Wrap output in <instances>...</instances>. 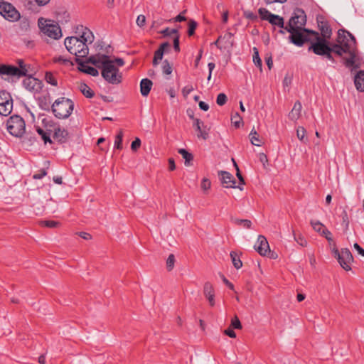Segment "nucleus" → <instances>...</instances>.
Listing matches in <instances>:
<instances>
[{"label":"nucleus","mask_w":364,"mask_h":364,"mask_svg":"<svg viewBox=\"0 0 364 364\" xmlns=\"http://www.w3.org/2000/svg\"><path fill=\"white\" fill-rule=\"evenodd\" d=\"M75 63L79 65V70L85 73L89 74L92 76H97L99 72L95 68L89 66L85 63L82 59L75 58Z\"/></svg>","instance_id":"18"},{"label":"nucleus","mask_w":364,"mask_h":364,"mask_svg":"<svg viewBox=\"0 0 364 364\" xmlns=\"http://www.w3.org/2000/svg\"><path fill=\"white\" fill-rule=\"evenodd\" d=\"M233 36V34L230 32H227L223 36H222V39L225 40L227 42H228L231 46L233 45V41L232 40V37Z\"/></svg>","instance_id":"57"},{"label":"nucleus","mask_w":364,"mask_h":364,"mask_svg":"<svg viewBox=\"0 0 364 364\" xmlns=\"http://www.w3.org/2000/svg\"><path fill=\"white\" fill-rule=\"evenodd\" d=\"M301 32L313 35L314 36V41L316 40L318 36H320L318 32L307 28H304L303 27H301Z\"/></svg>","instance_id":"61"},{"label":"nucleus","mask_w":364,"mask_h":364,"mask_svg":"<svg viewBox=\"0 0 364 364\" xmlns=\"http://www.w3.org/2000/svg\"><path fill=\"white\" fill-rule=\"evenodd\" d=\"M108 58V55L105 54H97L95 55L90 56L86 61H84L87 63H91L94 65L97 68L100 69L101 66L103 65L104 61L106 60V59Z\"/></svg>","instance_id":"21"},{"label":"nucleus","mask_w":364,"mask_h":364,"mask_svg":"<svg viewBox=\"0 0 364 364\" xmlns=\"http://www.w3.org/2000/svg\"><path fill=\"white\" fill-rule=\"evenodd\" d=\"M178 153L183 156L185 159V165L188 166L190 164V161L193 159V156L192 154L189 153L184 149H180L178 150Z\"/></svg>","instance_id":"33"},{"label":"nucleus","mask_w":364,"mask_h":364,"mask_svg":"<svg viewBox=\"0 0 364 364\" xmlns=\"http://www.w3.org/2000/svg\"><path fill=\"white\" fill-rule=\"evenodd\" d=\"M20 70L14 65H0V75H8L11 77H17L18 78V74Z\"/></svg>","instance_id":"20"},{"label":"nucleus","mask_w":364,"mask_h":364,"mask_svg":"<svg viewBox=\"0 0 364 364\" xmlns=\"http://www.w3.org/2000/svg\"><path fill=\"white\" fill-rule=\"evenodd\" d=\"M162 71L165 75H170L172 73V67L168 60H165L162 65Z\"/></svg>","instance_id":"45"},{"label":"nucleus","mask_w":364,"mask_h":364,"mask_svg":"<svg viewBox=\"0 0 364 364\" xmlns=\"http://www.w3.org/2000/svg\"><path fill=\"white\" fill-rule=\"evenodd\" d=\"M0 14L9 21H16L20 18V14L10 3L3 1L0 3Z\"/></svg>","instance_id":"10"},{"label":"nucleus","mask_w":364,"mask_h":364,"mask_svg":"<svg viewBox=\"0 0 364 364\" xmlns=\"http://www.w3.org/2000/svg\"><path fill=\"white\" fill-rule=\"evenodd\" d=\"M122 139H123V132L122 130L119 132L115 137L114 141V148L117 149H122Z\"/></svg>","instance_id":"39"},{"label":"nucleus","mask_w":364,"mask_h":364,"mask_svg":"<svg viewBox=\"0 0 364 364\" xmlns=\"http://www.w3.org/2000/svg\"><path fill=\"white\" fill-rule=\"evenodd\" d=\"M291 23H294L299 28L304 27L306 23V16L304 11L301 9L296 8L290 18Z\"/></svg>","instance_id":"14"},{"label":"nucleus","mask_w":364,"mask_h":364,"mask_svg":"<svg viewBox=\"0 0 364 364\" xmlns=\"http://www.w3.org/2000/svg\"><path fill=\"white\" fill-rule=\"evenodd\" d=\"M318 25L321 31V37L327 40L329 39L332 31L328 23L326 21H318Z\"/></svg>","instance_id":"24"},{"label":"nucleus","mask_w":364,"mask_h":364,"mask_svg":"<svg viewBox=\"0 0 364 364\" xmlns=\"http://www.w3.org/2000/svg\"><path fill=\"white\" fill-rule=\"evenodd\" d=\"M342 217V225L344 226L345 230H347L349 227V219L348 216L347 211L344 210L341 213Z\"/></svg>","instance_id":"48"},{"label":"nucleus","mask_w":364,"mask_h":364,"mask_svg":"<svg viewBox=\"0 0 364 364\" xmlns=\"http://www.w3.org/2000/svg\"><path fill=\"white\" fill-rule=\"evenodd\" d=\"M228 101V97L225 94L220 93L216 99V102L219 106L224 105Z\"/></svg>","instance_id":"49"},{"label":"nucleus","mask_w":364,"mask_h":364,"mask_svg":"<svg viewBox=\"0 0 364 364\" xmlns=\"http://www.w3.org/2000/svg\"><path fill=\"white\" fill-rule=\"evenodd\" d=\"M41 225L49 228H55L60 225V223L54 220H42L40 222Z\"/></svg>","instance_id":"44"},{"label":"nucleus","mask_w":364,"mask_h":364,"mask_svg":"<svg viewBox=\"0 0 364 364\" xmlns=\"http://www.w3.org/2000/svg\"><path fill=\"white\" fill-rule=\"evenodd\" d=\"M152 81L148 78L142 79L140 82V92L143 96H147L152 87Z\"/></svg>","instance_id":"27"},{"label":"nucleus","mask_w":364,"mask_h":364,"mask_svg":"<svg viewBox=\"0 0 364 364\" xmlns=\"http://www.w3.org/2000/svg\"><path fill=\"white\" fill-rule=\"evenodd\" d=\"M255 248L262 256H267L271 253L269 243L266 237L263 235H259L257 244L255 245Z\"/></svg>","instance_id":"16"},{"label":"nucleus","mask_w":364,"mask_h":364,"mask_svg":"<svg viewBox=\"0 0 364 364\" xmlns=\"http://www.w3.org/2000/svg\"><path fill=\"white\" fill-rule=\"evenodd\" d=\"M45 80H46V81L48 83H49V84H50V85H52L53 86H57L58 85V81H57L56 77L50 72H46V73Z\"/></svg>","instance_id":"37"},{"label":"nucleus","mask_w":364,"mask_h":364,"mask_svg":"<svg viewBox=\"0 0 364 364\" xmlns=\"http://www.w3.org/2000/svg\"><path fill=\"white\" fill-rule=\"evenodd\" d=\"M175 256L173 254H170L166 259V269L168 272L171 271L174 267Z\"/></svg>","instance_id":"43"},{"label":"nucleus","mask_w":364,"mask_h":364,"mask_svg":"<svg viewBox=\"0 0 364 364\" xmlns=\"http://www.w3.org/2000/svg\"><path fill=\"white\" fill-rule=\"evenodd\" d=\"M193 87L191 85L186 86L182 90V93L184 97H187L192 91Z\"/></svg>","instance_id":"59"},{"label":"nucleus","mask_w":364,"mask_h":364,"mask_svg":"<svg viewBox=\"0 0 364 364\" xmlns=\"http://www.w3.org/2000/svg\"><path fill=\"white\" fill-rule=\"evenodd\" d=\"M354 248L358 251V254L364 257V249L362 248L358 243H355Z\"/></svg>","instance_id":"64"},{"label":"nucleus","mask_w":364,"mask_h":364,"mask_svg":"<svg viewBox=\"0 0 364 364\" xmlns=\"http://www.w3.org/2000/svg\"><path fill=\"white\" fill-rule=\"evenodd\" d=\"M198 26V23L196 21L190 19L188 21V36H192L195 33V31Z\"/></svg>","instance_id":"41"},{"label":"nucleus","mask_w":364,"mask_h":364,"mask_svg":"<svg viewBox=\"0 0 364 364\" xmlns=\"http://www.w3.org/2000/svg\"><path fill=\"white\" fill-rule=\"evenodd\" d=\"M273 26H277L280 28H284V18L278 15L273 14L270 16V18L268 21Z\"/></svg>","instance_id":"29"},{"label":"nucleus","mask_w":364,"mask_h":364,"mask_svg":"<svg viewBox=\"0 0 364 364\" xmlns=\"http://www.w3.org/2000/svg\"><path fill=\"white\" fill-rule=\"evenodd\" d=\"M38 104L40 107L46 111H49L51 107L50 96L49 93L42 95L38 97Z\"/></svg>","instance_id":"26"},{"label":"nucleus","mask_w":364,"mask_h":364,"mask_svg":"<svg viewBox=\"0 0 364 364\" xmlns=\"http://www.w3.org/2000/svg\"><path fill=\"white\" fill-rule=\"evenodd\" d=\"M354 83L358 91L364 92V70L358 72L354 78Z\"/></svg>","instance_id":"28"},{"label":"nucleus","mask_w":364,"mask_h":364,"mask_svg":"<svg viewBox=\"0 0 364 364\" xmlns=\"http://www.w3.org/2000/svg\"><path fill=\"white\" fill-rule=\"evenodd\" d=\"M311 225L313 229L315 231L318 232H321L322 233V230L323 229H325L324 225L321 223H320L319 221L311 220Z\"/></svg>","instance_id":"47"},{"label":"nucleus","mask_w":364,"mask_h":364,"mask_svg":"<svg viewBox=\"0 0 364 364\" xmlns=\"http://www.w3.org/2000/svg\"><path fill=\"white\" fill-rule=\"evenodd\" d=\"M180 36L177 34L173 38V48L174 50L177 53L180 51V41H179Z\"/></svg>","instance_id":"55"},{"label":"nucleus","mask_w":364,"mask_h":364,"mask_svg":"<svg viewBox=\"0 0 364 364\" xmlns=\"http://www.w3.org/2000/svg\"><path fill=\"white\" fill-rule=\"evenodd\" d=\"M232 328L235 329H241L242 328V324L240 321L239 320L238 317L237 316H235V317L231 321L230 326Z\"/></svg>","instance_id":"50"},{"label":"nucleus","mask_w":364,"mask_h":364,"mask_svg":"<svg viewBox=\"0 0 364 364\" xmlns=\"http://www.w3.org/2000/svg\"><path fill=\"white\" fill-rule=\"evenodd\" d=\"M284 30H286L287 32L290 33L291 35L292 33H294V31H296L297 29H299V28H298L297 26H296L294 25V23H291V20L289 19V21L288 23V24L284 26V28H283Z\"/></svg>","instance_id":"52"},{"label":"nucleus","mask_w":364,"mask_h":364,"mask_svg":"<svg viewBox=\"0 0 364 364\" xmlns=\"http://www.w3.org/2000/svg\"><path fill=\"white\" fill-rule=\"evenodd\" d=\"M36 132L41 136V138L43 140V141L45 142V144H46L47 142H49L50 144L52 143V140L50 139V132H51L50 130L44 131L41 127H38L36 128Z\"/></svg>","instance_id":"30"},{"label":"nucleus","mask_w":364,"mask_h":364,"mask_svg":"<svg viewBox=\"0 0 364 364\" xmlns=\"http://www.w3.org/2000/svg\"><path fill=\"white\" fill-rule=\"evenodd\" d=\"M336 42L341 43L343 47L344 45H348L350 51L355 54L357 58V48H356V40L355 38L348 31L345 29H339L338 31V37Z\"/></svg>","instance_id":"7"},{"label":"nucleus","mask_w":364,"mask_h":364,"mask_svg":"<svg viewBox=\"0 0 364 364\" xmlns=\"http://www.w3.org/2000/svg\"><path fill=\"white\" fill-rule=\"evenodd\" d=\"M235 223L239 225H242L245 228L250 229L252 225V222L247 219H236Z\"/></svg>","instance_id":"46"},{"label":"nucleus","mask_w":364,"mask_h":364,"mask_svg":"<svg viewBox=\"0 0 364 364\" xmlns=\"http://www.w3.org/2000/svg\"><path fill=\"white\" fill-rule=\"evenodd\" d=\"M193 127H195L196 130L198 132L197 134L198 138H202L205 140L208 138V129H206V126L204 125L203 121H201L199 119H195Z\"/></svg>","instance_id":"19"},{"label":"nucleus","mask_w":364,"mask_h":364,"mask_svg":"<svg viewBox=\"0 0 364 364\" xmlns=\"http://www.w3.org/2000/svg\"><path fill=\"white\" fill-rule=\"evenodd\" d=\"M146 23V17L144 15H139L136 18V24L139 27H143Z\"/></svg>","instance_id":"58"},{"label":"nucleus","mask_w":364,"mask_h":364,"mask_svg":"<svg viewBox=\"0 0 364 364\" xmlns=\"http://www.w3.org/2000/svg\"><path fill=\"white\" fill-rule=\"evenodd\" d=\"M333 252L334 257L337 258L342 268L346 271L351 270V263L353 262V257L349 249L343 248L339 252L337 248H333Z\"/></svg>","instance_id":"8"},{"label":"nucleus","mask_w":364,"mask_h":364,"mask_svg":"<svg viewBox=\"0 0 364 364\" xmlns=\"http://www.w3.org/2000/svg\"><path fill=\"white\" fill-rule=\"evenodd\" d=\"M306 131L303 127H299L296 129L297 138L304 144L308 141V139L306 137Z\"/></svg>","instance_id":"35"},{"label":"nucleus","mask_w":364,"mask_h":364,"mask_svg":"<svg viewBox=\"0 0 364 364\" xmlns=\"http://www.w3.org/2000/svg\"><path fill=\"white\" fill-rule=\"evenodd\" d=\"M53 138L61 144L65 143L68 138V132L65 129H62L60 127H58L54 129Z\"/></svg>","instance_id":"23"},{"label":"nucleus","mask_w":364,"mask_h":364,"mask_svg":"<svg viewBox=\"0 0 364 364\" xmlns=\"http://www.w3.org/2000/svg\"><path fill=\"white\" fill-rule=\"evenodd\" d=\"M102 63L103 65L100 68L102 77L110 84H119L122 80V75L114 65L113 60H111L108 55V58Z\"/></svg>","instance_id":"2"},{"label":"nucleus","mask_w":364,"mask_h":364,"mask_svg":"<svg viewBox=\"0 0 364 364\" xmlns=\"http://www.w3.org/2000/svg\"><path fill=\"white\" fill-rule=\"evenodd\" d=\"M203 294L211 306L215 305V291L213 285L207 282L203 287Z\"/></svg>","instance_id":"22"},{"label":"nucleus","mask_w":364,"mask_h":364,"mask_svg":"<svg viewBox=\"0 0 364 364\" xmlns=\"http://www.w3.org/2000/svg\"><path fill=\"white\" fill-rule=\"evenodd\" d=\"M243 16L246 18L251 20L252 21H257L258 18L257 15L251 11H244Z\"/></svg>","instance_id":"51"},{"label":"nucleus","mask_w":364,"mask_h":364,"mask_svg":"<svg viewBox=\"0 0 364 364\" xmlns=\"http://www.w3.org/2000/svg\"><path fill=\"white\" fill-rule=\"evenodd\" d=\"M79 37L70 36L65 39L64 44L68 51L75 55V58L87 57L89 53L87 43H92L94 41L92 32L83 26L77 28Z\"/></svg>","instance_id":"1"},{"label":"nucleus","mask_w":364,"mask_h":364,"mask_svg":"<svg viewBox=\"0 0 364 364\" xmlns=\"http://www.w3.org/2000/svg\"><path fill=\"white\" fill-rule=\"evenodd\" d=\"M250 136H251V138H250L251 143L253 145L260 146L261 139L259 138L258 134L257 133V132L255 130L252 129L250 134Z\"/></svg>","instance_id":"38"},{"label":"nucleus","mask_w":364,"mask_h":364,"mask_svg":"<svg viewBox=\"0 0 364 364\" xmlns=\"http://www.w3.org/2000/svg\"><path fill=\"white\" fill-rule=\"evenodd\" d=\"M301 103L299 101H296L294 103L292 109L289 113V118L292 121H296L301 116Z\"/></svg>","instance_id":"25"},{"label":"nucleus","mask_w":364,"mask_h":364,"mask_svg":"<svg viewBox=\"0 0 364 364\" xmlns=\"http://www.w3.org/2000/svg\"><path fill=\"white\" fill-rule=\"evenodd\" d=\"M80 90L87 98H92L95 95L93 90L85 83L80 85Z\"/></svg>","instance_id":"32"},{"label":"nucleus","mask_w":364,"mask_h":364,"mask_svg":"<svg viewBox=\"0 0 364 364\" xmlns=\"http://www.w3.org/2000/svg\"><path fill=\"white\" fill-rule=\"evenodd\" d=\"M38 25L41 31L48 37L56 40L61 38V28L53 21L40 18L38 20Z\"/></svg>","instance_id":"5"},{"label":"nucleus","mask_w":364,"mask_h":364,"mask_svg":"<svg viewBox=\"0 0 364 364\" xmlns=\"http://www.w3.org/2000/svg\"><path fill=\"white\" fill-rule=\"evenodd\" d=\"M74 102L68 98L62 97L57 99L51 105L54 116L58 119H67L72 114Z\"/></svg>","instance_id":"3"},{"label":"nucleus","mask_w":364,"mask_h":364,"mask_svg":"<svg viewBox=\"0 0 364 364\" xmlns=\"http://www.w3.org/2000/svg\"><path fill=\"white\" fill-rule=\"evenodd\" d=\"M141 146V140L139 138H136L131 144V149L133 151H136Z\"/></svg>","instance_id":"54"},{"label":"nucleus","mask_w":364,"mask_h":364,"mask_svg":"<svg viewBox=\"0 0 364 364\" xmlns=\"http://www.w3.org/2000/svg\"><path fill=\"white\" fill-rule=\"evenodd\" d=\"M231 121L235 128H239L240 124L242 123V118L237 112H236L232 116Z\"/></svg>","instance_id":"42"},{"label":"nucleus","mask_w":364,"mask_h":364,"mask_svg":"<svg viewBox=\"0 0 364 364\" xmlns=\"http://www.w3.org/2000/svg\"><path fill=\"white\" fill-rule=\"evenodd\" d=\"M258 13L262 20H265L268 21L270 18V16L272 15V14L270 11H269L267 9L264 8L259 9Z\"/></svg>","instance_id":"40"},{"label":"nucleus","mask_w":364,"mask_h":364,"mask_svg":"<svg viewBox=\"0 0 364 364\" xmlns=\"http://www.w3.org/2000/svg\"><path fill=\"white\" fill-rule=\"evenodd\" d=\"M218 174H219V176H220L221 183H222L223 187L227 188H237L240 191L243 190L242 186L235 185L236 181L234 178L233 176L230 173L225 171H219Z\"/></svg>","instance_id":"13"},{"label":"nucleus","mask_w":364,"mask_h":364,"mask_svg":"<svg viewBox=\"0 0 364 364\" xmlns=\"http://www.w3.org/2000/svg\"><path fill=\"white\" fill-rule=\"evenodd\" d=\"M22 84L25 89L34 94L40 92L43 87L42 82L31 75L26 77Z\"/></svg>","instance_id":"12"},{"label":"nucleus","mask_w":364,"mask_h":364,"mask_svg":"<svg viewBox=\"0 0 364 364\" xmlns=\"http://www.w3.org/2000/svg\"><path fill=\"white\" fill-rule=\"evenodd\" d=\"M6 127L8 132L16 137H21L25 133L26 124L24 119L18 116L14 115L7 120Z\"/></svg>","instance_id":"6"},{"label":"nucleus","mask_w":364,"mask_h":364,"mask_svg":"<svg viewBox=\"0 0 364 364\" xmlns=\"http://www.w3.org/2000/svg\"><path fill=\"white\" fill-rule=\"evenodd\" d=\"M224 333L230 338H235L236 337V333L231 327H229L227 329H225L224 331Z\"/></svg>","instance_id":"62"},{"label":"nucleus","mask_w":364,"mask_h":364,"mask_svg":"<svg viewBox=\"0 0 364 364\" xmlns=\"http://www.w3.org/2000/svg\"><path fill=\"white\" fill-rule=\"evenodd\" d=\"M294 240L301 247H306L307 245V241L305 237L301 233H296L293 231Z\"/></svg>","instance_id":"36"},{"label":"nucleus","mask_w":364,"mask_h":364,"mask_svg":"<svg viewBox=\"0 0 364 364\" xmlns=\"http://www.w3.org/2000/svg\"><path fill=\"white\" fill-rule=\"evenodd\" d=\"M349 47L348 45H344V47L339 43L330 44V49L332 53H335L336 55L342 57L343 53H348L349 55V58H343V63L347 68H353V69H358L360 68V64L356 63V58L355 54H353V52L350 51Z\"/></svg>","instance_id":"4"},{"label":"nucleus","mask_w":364,"mask_h":364,"mask_svg":"<svg viewBox=\"0 0 364 364\" xmlns=\"http://www.w3.org/2000/svg\"><path fill=\"white\" fill-rule=\"evenodd\" d=\"M13 109V100L9 92L0 91V114L8 116Z\"/></svg>","instance_id":"11"},{"label":"nucleus","mask_w":364,"mask_h":364,"mask_svg":"<svg viewBox=\"0 0 364 364\" xmlns=\"http://www.w3.org/2000/svg\"><path fill=\"white\" fill-rule=\"evenodd\" d=\"M210 181L207 178H203L201 182V188L204 191H207L210 188Z\"/></svg>","instance_id":"56"},{"label":"nucleus","mask_w":364,"mask_h":364,"mask_svg":"<svg viewBox=\"0 0 364 364\" xmlns=\"http://www.w3.org/2000/svg\"><path fill=\"white\" fill-rule=\"evenodd\" d=\"M171 45L168 42H164L160 45L159 48L154 52L152 61L154 66H156L159 63V61L163 58L164 52L169 49Z\"/></svg>","instance_id":"17"},{"label":"nucleus","mask_w":364,"mask_h":364,"mask_svg":"<svg viewBox=\"0 0 364 364\" xmlns=\"http://www.w3.org/2000/svg\"><path fill=\"white\" fill-rule=\"evenodd\" d=\"M230 257H231L233 266L237 269H238L242 267V261H241V259L240 258L239 255L236 252L232 251L230 252Z\"/></svg>","instance_id":"31"},{"label":"nucleus","mask_w":364,"mask_h":364,"mask_svg":"<svg viewBox=\"0 0 364 364\" xmlns=\"http://www.w3.org/2000/svg\"><path fill=\"white\" fill-rule=\"evenodd\" d=\"M311 45L308 48L309 51H312L318 55L323 56L328 51H331L330 43L327 39L318 36L316 40L310 41Z\"/></svg>","instance_id":"9"},{"label":"nucleus","mask_w":364,"mask_h":364,"mask_svg":"<svg viewBox=\"0 0 364 364\" xmlns=\"http://www.w3.org/2000/svg\"><path fill=\"white\" fill-rule=\"evenodd\" d=\"M289 39L291 43L297 46H302L306 42L311 41V39L301 32V28H299L292 33V34L289 36Z\"/></svg>","instance_id":"15"},{"label":"nucleus","mask_w":364,"mask_h":364,"mask_svg":"<svg viewBox=\"0 0 364 364\" xmlns=\"http://www.w3.org/2000/svg\"><path fill=\"white\" fill-rule=\"evenodd\" d=\"M322 235L323 236H325V237L326 238V240L328 241H329V242L333 241V238L331 237V232L326 228H325L322 230Z\"/></svg>","instance_id":"63"},{"label":"nucleus","mask_w":364,"mask_h":364,"mask_svg":"<svg viewBox=\"0 0 364 364\" xmlns=\"http://www.w3.org/2000/svg\"><path fill=\"white\" fill-rule=\"evenodd\" d=\"M253 50V62L255 65L262 70V63L259 55V50L256 47L252 48Z\"/></svg>","instance_id":"34"},{"label":"nucleus","mask_w":364,"mask_h":364,"mask_svg":"<svg viewBox=\"0 0 364 364\" xmlns=\"http://www.w3.org/2000/svg\"><path fill=\"white\" fill-rule=\"evenodd\" d=\"M186 13V10L183 11L178 16H176L174 18L169 20V21L173 22H181L187 20L186 17L184 16V14Z\"/></svg>","instance_id":"53"},{"label":"nucleus","mask_w":364,"mask_h":364,"mask_svg":"<svg viewBox=\"0 0 364 364\" xmlns=\"http://www.w3.org/2000/svg\"><path fill=\"white\" fill-rule=\"evenodd\" d=\"M20 70V73L18 74V78L23 76H26L28 73L27 65L25 64L23 66H21V68H18Z\"/></svg>","instance_id":"60"}]
</instances>
